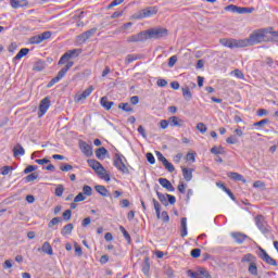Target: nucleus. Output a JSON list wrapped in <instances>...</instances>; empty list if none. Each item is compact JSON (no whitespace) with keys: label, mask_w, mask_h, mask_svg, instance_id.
<instances>
[{"label":"nucleus","mask_w":278,"mask_h":278,"mask_svg":"<svg viewBox=\"0 0 278 278\" xmlns=\"http://www.w3.org/2000/svg\"><path fill=\"white\" fill-rule=\"evenodd\" d=\"M266 34H268V30L261 29L254 31L247 39H220L219 42L223 47H228V49H242L244 47H253V45L264 42Z\"/></svg>","instance_id":"nucleus-1"},{"label":"nucleus","mask_w":278,"mask_h":278,"mask_svg":"<svg viewBox=\"0 0 278 278\" xmlns=\"http://www.w3.org/2000/svg\"><path fill=\"white\" fill-rule=\"evenodd\" d=\"M74 64L75 63L72 61L67 62V64L58 73V75L48 83L47 88H53V86H55V84H58V81H60L66 75V73L73 68Z\"/></svg>","instance_id":"nucleus-2"},{"label":"nucleus","mask_w":278,"mask_h":278,"mask_svg":"<svg viewBox=\"0 0 278 278\" xmlns=\"http://www.w3.org/2000/svg\"><path fill=\"white\" fill-rule=\"evenodd\" d=\"M125 156L122 154L116 153L113 157V165L119 173H123V175H129V168H127V165H125Z\"/></svg>","instance_id":"nucleus-3"},{"label":"nucleus","mask_w":278,"mask_h":278,"mask_svg":"<svg viewBox=\"0 0 278 278\" xmlns=\"http://www.w3.org/2000/svg\"><path fill=\"white\" fill-rule=\"evenodd\" d=\"M146 36L148 40L149 38H153V39L164 38V36H168V29L166 28L148 29L146 30Z\"/></svg>","instance_id":"nucleus-4"},{"label":"nucleus","mask_w":278,"mask_h":278,"mask_svg":"<svg viewBox=\"0 0 278 278\" xmlns=\"http://www.w3.org/2000/svg\"><path fill=\"white\" fill-rule=\"evenodd\" d=\"M97 31H98L97 27L86 30L85 33L76 37V41L78 42V45H86V41L90 40V38H92V36L97 34Z\"/></svg>","instance_id":"nucleus-5"},{"label":"nucleus","mask_w":278,"mask_h":278,"mask_svg":"<svg viewBox=\"0 0 278 278\" xmlns=\"http://www.w3.org/2000/svg\"><path fill=\"white\" fill-rule=\"evenodd\" d=\"M49 108H51V100L49 99V97H46L40 101L38 118H42L45 114H47Z\"/></svg>","instance_id":"nucleus-6"},{"label":"nucleus","mask_w":278,"mask_h":278,"mask_svg":"<svg viewBox=\"0 0 278 278\" xmlns=\"http://www.w3.org/2000/svg\"><path fill=\"white\" fill-rule=\"evenodd\" d=\"M154 14H157V8L149 7L147 9L141 10L139 14L136 15V18H149V16H154Z\"/></svg>","instance_id":"nucleus-7"},{"label":"nucleus","mask_w":278,"mask_h":278,"mask_svg":"<svg viewBox=\"0 0 278 278\" xmlns=\"http://www.w3.org/2000/svg\"><path fill=\"white\" fill-rule=\"evenodd\" d=\"M78 53V49L68 50L61 56V59L59 60V64H66V62H68L71 58H77Z\"/></svg>","instance_id":"nucleus-8"},{"label":"nucleus","mask_w":278,"mask_h":278,"mask_svg":"<svg viewBox=\"0 0 278 278\" xmlns=\"http://www.w3.org/2000/svg\"><path fill=\"white\" fill-rule=\"evenodd\" d=\"M260 257L261 260H263V262H265V264H268L269 266H277V261L270 257V255H268L266 250L261 249Z\"/></svg>","instance_id":"nucleus-9"},{"label":"nucleus","mask_w":278,"mask_h":278,"mask_svg":"<svg viewBox=\"0 0 278 278\" xmlns=\"http://www.w3.org/2000/svg\"><path fill=\"white\" fill-rule=\"evenodd\" d=\"M92 90H94V87L89 86L85 91L81 93H77L75 97V102L79 103L80 101H86L88 99L89 94H92Z\"/></svg>","instance_id":"nucleus-10"},{"label":"nucleus","mask_w":278,"mask_h":278,"mask_svg":"<svg viewBox=\"0 0 278 278\" xmlns=\"http://www.w3.org/2000/svg\"><path fill=\"white\" fill-rule=\"evenodd\" d=\"M147 39V30L140 31L139 34L132 35L127 38V42H142Z\"/></svg>","instance_id":"nucleus-11"},{"label":"nucleus","mask_w":278,"mask_h":278,"mask_svg":"<svg viewBox=\"0 0 278 278\" xmlns=\"http://www.w3.org/2000/svg\"><path fill=\"white\" fill-rule=\"evenodd\" d=\"M255 223H256V226L258 227L260 231H262V233H267L268 228H266V222L264 220V216L257 215L255 217Z\"/></svg>","instance_id":"nucleus-12"},{"label":"nucleus","mask_w":278,"mask_h":278,"mask_svg":"<svg viewBox=\"0 0 278 278\" xmlns=\"http://www.w3.org/2000/svg\"><path fill=\"white\" fill-rule=\"evenodd\" d=\"M79 147L84 155H86L87 157H90L92 155V147L88 144L86 141H80Z\"/></svg>","instance_id":"nucleus-13"},{"label":"nucleus","mask_w":278,"mask_h":278,"mask_svg":"<svg viewBox=\"0 0 278 278\" xmlns=\"http://www.w3.org/2000/svg\"><path fill=\"white\" fill-rule=\"evenodd\" d=\"M97 175H99L100 179H104V181H110V175H108V170L103 165H100L98 169H96Z\"/></svg>","instance_id":"nucleus-14"},{"label":"nucleus","mask_w":278,"mask_h":278,"mask_svg":"<svg viewBox=\"0 0 278 278\" xmlns=\"http://www.w3.org/2000/svg\"><path fill=\"white\" fill-rule=\"evenodd\" d=\"M159 184L165 188L166 190H168V192H175V187H173V184H170V181L166 178H160L159 179Z\"/></svg>","instance_id":"nucleus-15"},{"label":"nucleus","mask_w":278,"mask_h":278,"mask_svg":"<svg viewBox=\"0 0 278 278\" xmlns=\"http://www.w3.org/2000/svg\"><path fill=\"white\" fill-rule=\"evenodd\" d=\"M170 127H184V119L177 117V116H172L168 118Z\"/></svg>","instance_id":"nucleus-16"},{"label":"nucleus","mask_w":278,"mask_h":278,"mask_svg":"<svg viewBox=\"0 0 278 278\" xmlns=\"http://www.w3.org/2000/svg\"><path fill=\"white\" fill-rule=\"evenodd\" d=\"M38 251H42L46 255H53V247L48 241L43 242L42 247L38 249Z\"/></svg>","instance_id":"nucleus-17"},{"label":"nucleus","mask_w":278,"mask_h":278,"mask_svg":"<svg viewBox=\"0 0 278 278\" xmlns=\"http://www.w3.org/2000/svg\"><path fill=\"white\" fill-rule=\"evenodd\" d=\"M242 264H254V262H257V257H255V255L249 253L243 255V257L241 258Z\"/></svg>","instance_id":"nucleus-18"},{"label":"nucleus","mask_w":278,"mask_h":278,"mask_svg":"<svg viewBox=\"0 0 278 278\" xmlns=\"http://www.w3.org/2000/svg\"><path fill=\"white\" fill-rule=\"evenodd\" d=\"M180 227H181L180 236L181 238H186V236H188V218L186 217L181 218Z\"/></svg>","instance_id":"nucleus-19"},{"label":"nucleus","mask_w":278,"mask_h":278,"mask_svg":"<svg viewBox=\"0 0 278 278\" xmlns=\"http://www.w3.org/2000/svg\"><path fill=\"white\" fill-rule=\"evenodd\" d=\"M231 237L233 238L235 242H237V244H242V242L247 240V235L240 232H232Z\"/></svg>","instance_id":"nucleus-20"},{"label":"nucleus","mask_w":278,"mask_h":278,"mask_svg":"<svg viewBox=\"0 0 278 278\" xmlns=\"http://www.w3.org/2000/svg\"><path fill=\"white\" fill-rule=\"evenodd\" d=\"M185 181H192V168L181 167Z\"/></svg>","instance_id":"nucleus-21"},{"label":"nucleus","mask_w":278,"mask_h":278,"mask_svg":"<svg viewBox=\"0 0 278 278\" xmlns=\"http://www.w3.org/2000/svg\"><path fill=\"white\" fill-rule=\"evenodd\" d=\"M228 177H230V179H233L235 181H242L243 184H247V179H244L241 174H238L236 172H230L228 174Z\"/></svg>","instance_id":"nucleus-22"},{"label":"nucleus","mask_w":278,"mask_h":278,"mask_svg":"<svg viewBox=\"0 0 278 278\" xmlns=\"http://www.w3.org/2000/svg\"><path fill=\"white\" fill-rule=\"evenodd\" d=\"M105 155H108V149H105L104 147L96 150V156L98 157V160H105Z\"/></svg>","instance_id":"nucleus-23"},{"label":"nucleus","mask_w":278,"mask_h":278,"mask_svg":"<svg viewBox=\"0 0 278 278\" xmlns=\"http://www.w3.org/2000/svg\"><path fill=\"white\" fill-rule=\"evenodd\" d=\"M100 104L102 105V108H105L106 110H112L114 102H110L108 100V97H102L100 100Z\"/></svg>","instance_id":"nucleus-24"},{"label":"nucleus","mask_w":278,"mask_h":278,"mask_svg":"<svg viewBox=\"0 0 278 278\" xmlns=\"http://www.w3.org/2000/svg\"><path fill=\"white\" fill-rule=\"evenodd\" d=\"M73 229H75V226H73V224H66L61 230V233L63 236H71V233L73 232Z\"/></svg>","instance_id":"nucleus-25"},{"label":"nucleus","mask_w":278,"mask_h":278,"mask_svg":"<svg viewBox=\"0 0 278 278\" xmlns=\"http://www.w3.org/2000/svg\"><path fill=\"white\" fill-rule=\"evenodd\" d=\"M181 91H182V97L186 101H190V99H192V92L190 91V87L188 86L182 87Z\"/></svg>","instance_id":"nucleus-26"},{"label":"nucleus","mask_w":278,"mask_h":278,"mask_svg":"<svg viewBox=\"0 0 278 278\" xmlns=\"http://www.w3.org/2000/svg\"><path fill=\"white\" fill-rule=\"evenodd\" d=\"M13 155L15 157H18V155H25V149L23 146L17 144L16 147L13 148Z\"/></svg>","instance_id":"nucleus-27"},{"label":"nucleus","mask_w":278,"mask_h":278,"mask_svg":"<svg viewBox=\"0 0 278 278\" xmlns=\"http://www.w3.org/2000/svg\"><path fill=\"white\" fill-rule=\"evenodd\" d=\"M88 166H90V168H92V170L97 172V169H99V167L101 166V163H99V161L97 160H92L89 159L87 161Z\"/></svg>","instance_id":"nucleus-28"},{"label":"nucleus","mask_w":278,"mask_h":278,"mask_svg":"<svg viewBox=\"0 0 278 278\" xmlns=\"http://www.w3.org/2000/svg\"><path fill=\"white\" fill-rule=\"evenodd\" d=\"M27 53H29V49L28 48H23L14 56V60H23V58H25V55H27Z\"/></svg>","instance_id":"nucleus-29"},{"label":"nucleus","mask_w":278,"mask_h":278,"mask_svg":"<svg viewBox=\"0 0 278 278\" xmlns=\"http://www.w3.org/2000/svg\"><path fill=\"white\" fill-rule=\"evenodd\" d=\"M211 153L213 155H224L225 153V148L224 147H213L211 149Z\"/></svg>","instance_id":"nucleus-30"},{"label":"nucleus","mask_w":278,"mask_h":278,"mask_svg":"<svg viewBox=\"0 0 278 278\" xmlns=\"http://www.w3.org/2000/svg\"><path fill=\"white\" fill-rule=\"evenodd\" d=\"M248 271L250 273V275H253L254 277H257V263L254 262L252 264L249 265Z\"/></svg>","instance_id":"nucleus-31"},{"label":"nucleus","mask_w":278,"mask_h":278,"mask_svg":"<svg viewBox=\"0 0 278 278\" xmlns=\"http://www.w3.org/2000/svg\"><path fill=\"white\" fill-rule=\"evenodd\" d=\"M47 66V64L43 61H37L33 67V70L40 72V71H45V67Z\"/></svg>","instance_id":"nucleus-32"},{"label":"nucleus","mask_w":278,"mask_h":278,"mask_svg":"<svg viewBox=\"0 0 278 278\" xmlns=\"http://www.w3.org/2000/svg\"><path fill=\"white\" fill-rule=\"evenodd\" d=\"M96 191L99 192V194H101V197H108L109 191L105 188V186H101V185L96 186Z\"/></svg>","instance_id":"nucleus-33"},{"label":"nucleus","mask_w":278,"mask_h":278,"mask_svg":"<svg viewBox=\"0 0 278 278\" xmlns=\"http://www.w3.org/2000/svg\"><path fill=\"white\" fill-rule=\"evenodd\" d=\"M150 270H151V265L149 264V257H146L144 264L142 265V273L143 275H149Z\"/></svg>","instance_id":"nucleus-34"},{"label":"nucleus","mask_w":278,"mask_h":278,"mask_svg":"<svg viewBox=\"0 0 278 278\" xmlns=\"http://www.w3.org/2000/svg\"><path fill=\"white\" fill-rule=\"evenodd\" d=\"M118 109L123 110L124 112H134V108H131L129 103H119Z\"/></svg>","instance_id":"nucleus-35"},{"label":"nucleus","mask_w":278,"mask_h":278,"mask_svg":"<svg viewBox=\"0 0 278 278\" xmlns=\"http://www.w3.org/2000/svg\"><path fill=\"white\" fill-rule=\"evenodd\" d=\"M29 42L30 45H40V42H42V37L40 35L30 37Z\"/></svg>","instance_id":"nucleus-36"},{"label":"nucleus","mask_w":278,"mask_h":278,"mask_svg":"<svg viewBox=\"0 0 278 278\" xmlns=\"http://www.w3.org/2000/svg\"><path fill=\"white\" fill-rule=\"evenodd\" d=\"M83 194H85V197H92V187L85 185L83 187Z\"/></svg>","instance_id":"nucleus-37"},{"label":"nucleus","mask_w":278,"mask_h":278,"mask_svg":"<svg viewBox=\"0 0 278 278\" xmlns=\"http://www.w3.org/2000/svg\"><path fill=\"white\" fill-rule=\"evenodd\" d=\"M163 166L168 173H175V165H173V163L167 161L166 163H163Z\"/></svg>","instance_id":"nucleus-38"},{"label":"nucleus","mask_w":278,"mask_h":278,"mask_svg":"<svg viewBox=\"0 0 278 278\" xmlns=\"http://www.w3.org/2000/svg\"><path fill=\"white\" fill-rule=\"evenodd\" d=\"M119 231L123 233V236H124L125 240H127V242H131V236H129V232H127L125 227L121 226Z\"/></svg>","instance_id":"nucleus-39"},{"label":"nucleus","mask_w":278,"mask_h":278,"mask_svg":"<svg viewBox=\"0 0 278 278\" xmlns=\"http://www.w3.org/2000/svg\"><path fill=\"white\" fill-rule=\"evenodd\" d=\"M197 129H198V131H200L201 134H206V131H207V126H205L203 123H198V124H197Z\"/></svg>","instance_id":"nucleus-40"},{"label":"nucleus","mask_w":278,"mask_h":278,"mask_svg":"<svg viewBox=\"0 0 278 278\" xmlns=\"http://www.w3.org/2000/svg\"><path fill=\"white\" fill-rule=\"evenodd\" d=\"M62 220V218L60 217H54L52 218L49 224H48V227H55V225H59V223Z\"/></svg>","instance_id":"nucleus-41"},{"label":"nucleus","mask_w":278,"mask_h":278,"mask_svg":"<svg viewBox=\"0 0 278 278\" xmlns=\"http://www.w3.org/2000/svg\"><path fill=\"white\" fill-rule=\"evenodd\" d=\"M138 60V55L136 54H128L126 56V64H131V62H136Z\"/></svg>","instance_id":"nucleus-42"},{"label":"nucleus","mask_w":278,"mask_h":278,"mask_svg":"<svg viewBox=\"0 0 278 278\" xmlns=\"http://www.w3.org/2000/svg\"><path fill=\"white\" fill-rule=\"evenodd\" d=\"M10 5L11 8H13L14 10H18V8H22L23 5L21 4V1L18 0H11L10 1Z\"/></svg>","instance_id":"nucleus-43"},{"label":"nucleus","mask_w":278,"mask_h":278,"mask_svg":"<svg viewBox=\"0 0 278 278\" xmlns=\"http://www.w3.org/2000/svg\"><path fill=\"white\" fill-rule=\"evenodd\" d=\"M64 194V186L58 185L55 188V197H62Z\"/></svg>","instance_id":"nucleus-44"},{"label":"nucleus","mask_w":278,"mask_h":278,"mask_svg":"<svg viewBox=\"0 0 278 278\" xmlns=\"http://www.w3.org/2000/svg\"><path fill=\"white\" fill-rule=\"evenodd\" d=\"M156 157H157L159 162H162V164H164L168 161L166 159V156L164 154H162V152H160V151H156Z\"/></svg>","instance_id":"nucleus-45"},{"label":"nucleus","mask_w":278,"mask_h":278,"mask_svg":"<svg viewBox=\"0 0 278 278\" xmlns=\"http://www.w3.org/2000/svg\"><path fill=\"white\" fill-rule=\"evenodd\" d=\"M36 179H38V173H31L28 176H26V181L28 182L36 181Z\"/></svg>","instance_id":"nucleus-46"},{"label":"nucleus","mask_w":278,"mask_h":278,"mask_svg":"<svg viewBox=\"0 0 278 278\" xmlns=\"http://www.w3.org/2000/svg\"><path fill=\"white\" fill-rule=\"evenodd\" d=\"M81 201H86V195H84L83 193H78L74 198V203H81Z\"/></svg>","instance_id":"nucleus-47"},{"label":"nucleus","mask_w":278,"mask_h":278,"mask_svg":"<svg viewBox=\"0 0 278 278\" xmlns=\"http://www.w3.org/2000/svg\"><path fill=\"white\" fill-rule=\"evenodd\" d=\"M264 125H268V118H264L253 124L254 127H264Z\"/></svg>","instance_id":"nucleus-48"},{"label":"nucleus","mask_w":278,"mask_h":278,"mask_svg":"<svg viewBox=\"0 0 278 278\" xmlns=\"http://www.w3.org/2000/svg\"><path fill=\"white\" fill-rule=\"evenodd\" d=\"M191 257L198 258L201 257V249H193L191 250Z\"/></svg>","instance_id":"nucleus-49"},{"label":"nucleus","mask_w":278,"mask_h":278,"mask_svg":"<svg viewBox=\"0 0 278 278\" xmlns=\"http://www.w3.org/2000/svg\"><path fill=\"white\" fill-rule=\"evenodd\" d=\"M175 64H177V55H173L169 58L168 60V66L169 68H173V66H175Z\"/></svg>","instance_id":"nucleus-50"},{"label":"nucleus","mask_w":278,"mask_h":278,"mask_svg":"<svg viewBox=\"0 0 278 278\" xmlns=\"http://www.w3.org/2000/svg\"><path fill=\"white\" fill-rule=\"evenodd\" d=\"M74 249H75V253L77 254L78 257H81V255H84V251L81 250L79 244L75 243Z\"/></svg>","instance_id":"nucleus-51"},{"label":"nucleus","mask_w":278,"mask_h":278,"mask_svg":"<svg viewBox=\"0 0 278 278\" xmlns=\"http://www.w3.org/2000/svg\"><path fill=\"white\" fill-rule=\"evenodd\" d=\"M71 216H73V212L71 210H66L63 213V220H71Z\"/></svg>","instance_id":"nucleus-52"},{"label":"nucleus","mask_w":278,"mask_h":278,"mask_svg":"<svg viewBox=\"0 0 278 278\" xmlns=\"http://www.w3.org/2000/svg\"><path fill=\"white\" fill-rule=\"evenodd\" d=\"M146 157H147V160H148V162H149L150 164H155V156H153V153L148 152V153L146 154Z\"/></svg>","instance_id":"nucleus-53"},{"label":"nucleus","mask_w":278,"mask_h":278,"mask_svg":"<svg viewBox=\"0 0 278 278\" xmlns=\"http://www.w3.org/2000/svg\"><path fill=\"white\" fill-rule=\"evenodd\" d=\"M232 74H233L235 77H237L238 79H243V78H244V74H243L242 71H240V70H235V71H232Z\"/></svg>","instance_id":"nucleus-54"},{"label":"nucleus","mask_w":278,"mask_h":278,"mask_svg":"<svg viewBox=\"0 0 278 278\" xmlns=\"http://www.w3.org/2000/svg\"><path fill=\"white\" fill-rule=\"evenodd\" d=\"M36 165H28L25 169L24 173L25 175H29V173H34V170H36Z\"/></svg>","instance_id":"nucleus-55"},{"label":"nucleus","mask_w":278,"mask_h":278,"mask_svg":"<svg viewBox=\"0 0 278 278\" xmlns=\"http://www.w3.org/2000/svg\"><path fill=\"white\" fill-rule=\"evenodd\" d=\"M156 194H157V199H159V201H161V203H166V199H168V197H166L164 193H161V192H156Z\"/></svg>","instance_id":"nucleus-56"},{"label":"nucleus","mask_w":278,"mask_h":278,"mask_svg":"<svg viewBox=\"0 0 278 278\" xmlns=\"http://www.w3.org/2000/svg\"><path fill=\"white\" fill-rule=\"evenodd\" d=\"M161 218H162L163 223H168V220H170V217L168 216V213L166 211L162 212Z\"/></svg>","instance_id":"nucleus-57"},{"label":"nucleus","mask_w":278,"mask_h":278,"mask_svg":"<svg viewBox=\"0 0 278 278\" xmlns=\"http://www.w3.org/2000/svg\"><path fill=\"white\" fill-rule=\"evenodd\" d=\"M60 170H62L63 173H68V170H73V167L72 165L64 164L60 167Z\"/></svg>","instance_id":"nucleus-58"},{"label":"nucleus","mask_w":278,"mask_h":278,"mask_svg":"<svg viewBox=\"0 0 278 278\" xmlns=\"http://www.w3.org/2000/svg\"><path fill=\"white\" fill-rule=\"evenodd\" d=\"M188 277H191V278H203V277H201V274H199L197 271H192V270H188Z\"/></svg>","instance_id":"nucleus-59"},{"label":"nucleus","mask_w":278,"mask_h":278,"mask_svg":"<svg viewBox=\"0 0 278 278\" xmlns=\"http://www.w3.org/2000/svg\"><path fill=\"white\" fill-rule=\"evenodd\" d=\"M266 184H264V181L262 180H256L253 184V188H265Z\"/></svg>","instance_id":"nucleus-60"},{"label":"nucleus","mask_w":278,"mask_h":278,"mask_svg":"<svg viewBox=\"0 0 278 278\" xmlns=\"http://www.w3.org/2000/svg\"><path fill=\"white\" fill-rule=\"evenodd\" d=\"M168 125H170L169 119H168V121L162 119V121L160 122V127H161V129H166V128L168 127Z\"/></svg>","instance_id":"nucleus-61"},{"label":"nucleus","mask_w":278,"mask_h":278,"mask_svg":"<svg viewBox=\"0 0 278 278\" xmlns=\"http://www.w3.org/2000/svg\"><path fill=\"white\" fill-rule=\"evenodd\" d=\"M137 131L140 134V136H142V138H147V130L144 127H142V125L138 127Z\"/></svg>","instance_id":"nucleus-62"},{"label":"nucleus","mask_w":278,"mask_h":278,"mask_svg":"<svg viewBox=\"0 0 278 278\" xmlns=\"http://www.w3.org/2000/svg\"><path fill=\"white\" fill-rule=\"evenodd\" d=\"M40 36H41L42 42H43V40H49V38H51V31H45Z\"/></svg>","instance_id":"nucleus-63"},{"label":"nucleus","mask_w":278,"mask_h":278,"mask_svg":"<svg viewBox=\"0 0 278 278\" xmlns=\"http://www.w3.org/2000/svg\"><path fill=\"white\" fill-rule=\"evenodd\" d=\"M10 170H12V166L2 167L1 175H10Z\"/></svg>","instance_id":"nucleus-64"}]
</instances>
